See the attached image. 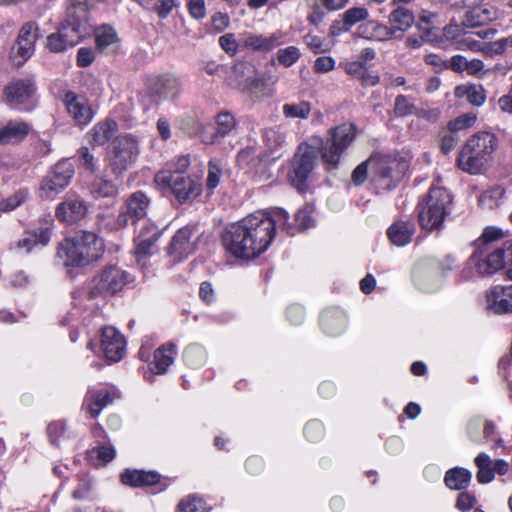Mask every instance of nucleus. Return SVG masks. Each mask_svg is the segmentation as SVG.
I'll list each match as a JSON object with an SVG mask.
<instances>
[{"label":"nucleus","mask_w":512,"mask_h":512,"mask_svg":"<svg viewBox=\"0 0 512 512\" xmlns=\"http://www.w3.org/2000/svg\"><path fill=\"white\" fill-rule=\"evenodd\" d=\"M455 95L459 98L466 97L473 106H482L486 100V93L481 85H462L455 89Z\"/></svg>","instance_id":"34"},{"label":"nucleus","mask_w":512,"mask_h":512,"mask_svg":"<svg viewBox=\"0 0 512 512\" xmlns=\"http://www.w3.org/2000/svg\"><path fill=\"white\" fill-rule=\"evenodd\" d=\"M88 203L78 195L67 196L55 209V217L66 225H74L86 218Z\"/></svg>","instance_id":"12"},{"label":"nucleus","mask_w":512,"mask_h":512,"mask_svg":"<svg viewBox=\"0 0 512 512\" xmlns=\"http://www.w3.org/2000/svg\"><path fill=\"white\" fill-rule=\"evenodd\" d=\"M63 102L67 112L77 125H87L92 120L94 113L83 96L69 91L65 94Z\"/></svg>","instance_id":"15"},{"label":"nucleus","mask_w":512,"mask_h":512,"mask_svg":"<svg viewBox=\"0 0 512 512\" xmlns=\"http://www.w3.org/2000/svg\"><path fill=\"white\" fill-rule=\"evenodd\" d=\"M236 127V120L234 116L228 112L223 111L216 116V128L213 133L203 137L202 141L206 144L218 143L222 138L228 135Z\"/></svg>","instance_id":"20"},{"label":"nucleus","mask_w":512,"mask_h":512,"mask_svg":"<svg viewBox=\"0 0 512 512\" xmlns=\"http://www.w3.org/2000/svg\"><path fill=\"white\" fill-rule=\"evenodd\" d=\"M369 165H373V163H371V157L368 160L359 164L354 169V171L352 172L351 179L355 185H361L366 181L368 176Z\"/></svg>","instance_id":"54"},{"label":"nucleus","mask_w":512,"mask_h":512,"mask_svg":"<svg viewBox=\"0 0 512 512\" xmlns=\"http://www.w3.org/2000/svg\"><path fill=\"white\" fill-rule=\"evenodd\" d=\"M105 250L104 242L95 233L80 231L73 238L64 239L57 255L67 266H86L99 260Z\"/></svg>","instance_id":"3"},{"label":"nucleus","mask_w":512,"mask_h":512,"mask_svg":"<svg viewBox=\"0 0 512 512\" xmlns=\"http://www.w3.org/2000/svg\"><path fill=\"white\" fill-rule=\"evenodd\" d=\"M503 237L504 232L501 229L493 226H488L483 230V233L480 236L479 243L482 244L483 241L485 240L490 245L492 242L498 241Z\"/></svg>","instance_id":"59"},{"label":"nucleus","mask_w":512,"mask_h":512,"mask_svg":"<svg viewBox=\"0 0 512 512\" xmlns=\"http://www.w3.org/2000/svg\"><path fill=\"white\" fill-rule=\"evenodd\" d=\"M368 15L367 9L362 7H352L348 9L343 15L344 24L347 26L346 30L356 23L365 20Z\"/></svg>","instance_id":"47"},{"label":"nucleus","mask_w":512,"mask_h":512,"mask_svg":"<svg viewBox=\"0 0 512 512\" xmlns=\"http://www.w3.org/2000/svg\"><path fill=\"white\" fill-rule=\"evenodd\" d=\"M221 176L222 169L220 166L217 163L210 161L208 163V175L206 179L207 187L211 190L215 189L220 183Z\"/></svg>","instance_id":"51"},{"label":"nucleus","mask_w":512,"mask_h":512,"mask_svg":"<svg viewBox=\"0 0 512 512\" xmlns=\"http://www.w3.org/2000/svg\"><path fill=\"white\" fill-rule=\"evenodd\" d=\"M321 324L328 334L336 335L344 329L345 317L340 311L328 312L322 316Z\"/></svg>","instance_id":"38"},{"label":"nucleus","mask_w":512,"mask_h":512,"mask_svg":"<svg viewBox=\"0 0 512 512\" xmlns=\"http://www.w3.org/2000/svg\"><path fill=\"white\" fill-rule=\"evenodd\" d=\"M371 163H373L376 174L381 178L391 177L393 165L396 164L395 161H392L387 157L376 156H371Z\"/></svg>","instance_id":"44"},{"label":"nucleus","mask_w":512,"mask_h":512,"mask_svg":"<svg viewBox=\"0 0 512 512\" xmlns=\"http://www.w3.org/2000/svg\"><path fill=\"white\" fill-rule=\"evenodd\" d=\"M487 308L496 313H512V284L496 285L486 292Z\"/></svg>","instance_id":"17"},{"label":"nucleus","mask_w":512,"mask_h":512,"mask_svg":"<svg viewBox=\"0 0 512 512\" xmlns=\"http://www.w3.org/2000/svg\"><path fill=\"white\" fill-rule=\"evenodd\" d=\"M476 119V115L473 113L463 114L449 121L447 127L450 132L456 133L460 130H464L473 126L476 122Z\"/></svg>","instance_id":"46"},{"label":"nucleus","mask_w":512,"mask_h":512,"mask_svg":"<svg viewBox=\"0 0 512 512\" xmlns=\"http://www.w3.org/2000/svg\"><path fill=\"white\" fill-rule=\"evenodd\" d=\"M89 191L94 198H113L117 196L119 188L112 180L97 176L90 184Z\"/></svg>","instance_id":"30"},{"label":"nucleus","mask_w":512,"mask_h":512,"mask_svg":"<svg viewBox=\"0 0 512 512\" xmlns=\"http://www.w3.org/2000/svg\"><path fill=\"white\" fill-rule=\"evenodd\" d=\"M393 112L396 117H406L410 115H415L417 113V107L409 99V97L405 95H398L395 98Z\"/></svg>","instance_id":"42"},{"label":"nucleus","mask_w":512,"mask_h":512,"mask_svg":"<svg viewBox=\"0 0 512 512\" xmlns=\"http://www.w3.org/2000/svg\"><path fill=\"white\" fill-rule=\"evenodd\" d=\"M498 147L495 134L480 131L470 136L461 148L458 157V167L472 175L484 172L493 160Z\"/></svg>","instance_id":"2"},{"label":"nucleus","mask_w":512,"mask_h":512,"mask_svg":"<svg viewBox=\"0 0 512 512\" xmlns=\"http://www.w3.org/2000/svg\"><path fill=\"white\" fill-rule=\"evenodd\" d=\"M74 175L72 163L67 160L58 162L52 171L44 177L40 189L45 197L50 198L63 191Z\"/></svg>","instance_id":"11"},{"label":"nucleus","mask_w":512,"mask_h":512,"mask_svg":"<svg viewBox=\"0 0 512 512\" xmlns=\"http://www.w3.org/2000/svg\"><path fill=\"white\" fill-rule=\"evenodd\" d=\"M452 196L438 186H431L423 201L418 204V220L420 226L427 230H439L451 212Z\"/></svg>","instance_id":"5"},{"label":"nucleus","mask_w":512,"mask_h":512,"mask_svg":"<svg viewBox=\"0 0 512 512\" xmlns=\"http://www.w3.org/2000/svg\"><path fill=\"white\" fill-rule=\"evenodd\" d=\"M503 194L504 190L499 187L487 190L480 195L479 203L484 208L493 209L498 206Z\"/></svg>","instance_id":"45"},{"label":"nucleus","mask_w":512,"mask_h":512,"mask_svg":"<svg viewBox=\"0 0 512 512\" xmlns=\"http://www.w3.org/2000/svg\"><path fill=\"white\" fill-rule=\"evenodd\" d=\"M512 253L506 254L505 249L498 248L488 255L485 260L476 262L477 270L480 274H492L505 267L510 260Z\"/></svg>","instance_id":"22"},{"label":"nucleus","mask_w":512,"mask_h":512,"mask_svg":"<svg viewBox=\"0 0 512 512\" xmlns=\"http://www.w3.org/2000/svg\"><path fill=\"white\" fill-rule=\"evenodd\" d=\"M161 232L156 227L143 228L139 234L137 253L145 255L158 240Z\"/></svg>","instance_id":"40"},{"label":"nucleus","mask_w":512,"mask_h":512,"mask_svg":"<svg viewBox=\"0 0 512 512\" xmlns=\"http://www.w3.org/2000/svg\"><path fill=\"white\" fill-rule=\"evenodd\" d=\"M357 135V126L353 123H342L328 131L325 142L319 143L321 160L327 170L337 168L345 150L352 144Z\"/></svg>","instance_id":"6"},{"label":"nucleus","mask_w":512,"mask_h":512,"mask_svg":"<svg viewBox=\"0 0 512 512\" xmlns=\"http://www.w3.org/2000/svg\"><path fill=\"white\" fill-rule=\"evenodd\" d=\"M496 18V12L492 7H474L464 15L463 25L466 28H475L486 25Z\"/></svg>","instance_id":"24"},{"label":"nucleus","mask_w":512,"mask_h":512,"mask_svg":"<svg viewBox=\"0 0 512 512\" xmlns=\"http://www.w3.org/2000/svg\"><path fill=\"white\" fill-rule=\"evenodd\" d=\"M414 232V225L405 221H398L392 224L387 235L392 244L396 246H404L411 241Z\"/></svg>","instance_id":"27"},{"label":"nucleus","mask_w":512,"mask_h":512,"mask_svg":"<svg viewBox=\"0 0 512 512\" xmlns=\"http://www.w3.org/2000/svg\"><path fill=\"white\" fill-rule=\"evenodd\" d=\"M311 113V104L307 101L287 103L283 106V114L286 118L307 119Z\"/></svg>","instance_id":"41"},{"label":"nucleus","mask_w":512,"mask_h":512,"mask_svg":"<svg viewBox=\"0 0 512 512\" xmlns=\"http://www.w3.org/2000/svg\"><path fill=\"white\" fill-rule=\"evenodd\" d=\"M395 35V29L383 24H375L373 28V36L380 41L391 39Z\"/></svg>","instance_id":"63"},{"label":"nucleus","mask_w":512,"mask_h":512,"mask_svg":"<svg viewBox=\"0 0 512 512\" xmlns=\"http://www.w3.org/2000/svg\"><path fill=\"white\" fill-rule=\"evenodd\" d=\"M192 230L188 227L179 229L173 236L170 246L169 254L175 256L177 259L188 256L194 251V244L190 241Z\"/></svg>","instance_id":"18"},{"label":"nucleus","mask_w":512,"mask_h":512,"mask_svg":"<svg viewBox=\"0 0 512 512\" xmlns=\"http://www.w3.org/2000/svg\"><path fill=\"white\" fill-rule=\"evenodd\" d=\"M459 141V137L455 134V132H450L449 134L444 135L440 141V149L444 154H448L451 152Z\"/></svg>","instance_id":"62"},{"label":"nucleus","mask_w":512,"mask_h":512,"mask_svg":"<svg viewBox=\"0 0 512 512\" xmlns=\"http://www.w3.org/2000/svg\"><path fill=\"white\" fill-rule=\"evenodd\" d=\"M187 9L194 19H203L206 16L205 0H188Z\"/></svg>","instance_id":"55"},{"label":"nucleus","mask_w":512,"mask_h":512,"mask_svg":"<svg viewBox=\"0 0 512 512\" xmlns=\"http://www.w3.org/2000/svg\"><path fill=\"white\" fill-rule=\"evenodd\" d=\"M286 218L287 212L281 208H278L272 217L264 212L250 214L229 226L222 235L223 245L235 257H257L274 239L277 222Z\"/></svg>","instance_id":"1"},{"label":"nucleus","mask_w":512,"mask_h":512,"mask_svg":"<svg viewBox=\"0 0 512 512\" xmlns=\"http://www.w3.org/2000/svg\"><path fill=\"white\" fill-rule=\"evenodd\" d=\"M79 158L81 164L85 167L86 170L94 173L97 170V165L94 159V156L90 153L88 147H82L79 149Z\"/></svg>","instance_id":"60"},{"label":"nucleus","mask_w":512,"mask_h":512,"mask_svg":"<svg viewBox=\"0 0 512 512\" xmlns=\"http://www.w3.org/2000/svg\"><path fill=\"white\" fill-rule=\"evenodd\" d=\"M118 395L111 391H98L89 396L88 412L91 417L96 418L102 409L113 403Z\"/></svg>","instance_id":"32"},{"label":"nucleus","mask_w":512,"mask_h":512,"mask_svg":"<svg viewBox=\"0 0 512 512\" xmlns=\"http://www.w3.org/2000/svg\"><path fill=\"white\" fill-rule=\"evenodd\" d=\"M172 192L180 202H185L199 195V186L190 177L175 174L172 178Z\"/></svg>","instance_id":"21"},{"label":"nucleus","mask_w":512,"mask_h":512,"mask_svg":"<svg viewBox=\"0 0 512 512\" xmlns=\"http://www.w3.org/2000/svg\"><path fill=\"white\" fill-rule=\"evenodd\" d=\"M243 92L254 100H261L271 95V91L267 88L266 83L258 78H247L243 86Z\"/></svg>","instance_id":"39"},{"label":"nucleus","mask_w":512,"mask_h":512,"mask_svg":"<svg viewBox=\"0 0 512 512\" xmlns=\"http://www.w3.org/2000/svg\"><path fill=\"white\" fill-rule=\"evenodd\" d=\"M115 121L107 120L96 124L89 133L90 142L94 145H104L116 132Z\"/></svg>","instance_id":"33"},{"label":"nucleus","mask_w":512,"mask_h":512,"mask_svg":"<svg viewBox=\"0 0 512 512\" xmlns=\"http://www.w3.org/2000/svg\"><path fill=\"white\" fill-rule=\"evenodd\" d=\"M219 44L221 48L230 55H234L238 50V43L235 35L232 33L222 35L219 38Z\"/></svg>","instance_id":"57"},{"label":"nucleus","mask_w":512,"mask_h":512,"mask_svg":"<svg viewBox=\"0 0 512 512\" xmlns=\"http://www.w3.org/2000/svg\"><path fill=\"white\" fill-rule=\"evenodd\" d=\"M30 126L24 121H9L0 128V144H17L25 139Z\"/></svg>","instance_id":"19"},{"label":"nucleus","mask_w":512,"mask_h":512,"mask_svg":"<svg viewBox=\"0 0 512 512\" xmlns=\"http://www.w3.org/2000/svg\"><path fill=\"white\" fill-rule=\"evenodd\" d=\"M176 355V347L172 343L160 346L154 352V360L152 362V371L157 374H164L167 372L168 367L173 363Z\"/></svg>","instance_id":"25"},{"label":"nucleus","mask_w":512,"mask_h":512,"mask_svg":"<svg viewBox=\"0 0 512 512\" xmlns=\"http://www.w3.org/2000/svg\"><path fill=\"white\" fill-rule=\"evenodd\" d=\"M121 481L132 487L152 486L160 481V475L155 471L125 470Z\"/></svg>","instance_id":"23"},{"label":"nucleus","mask_w":512,"mask_h":512,"mask_svg":"<svg viewBox=\"0 0 512 512\" xmlns=\"http://www.w3.org/2000/svg\"><path fill=\"white\" fill-rule=\"evenodd\" d=\"M471 472L462 467H455L445 474L444 482L452 490H463L468 487L471 481Z\"/></svg>","instance_id":"31"},{"label":"nucleus","mask_w":512,"mask_h":512,"mask_svg":"<svg viewBox=\"0 0 512 512\" xmlns=\"http://www.w3.org/2000/svg\"><path fill=\"white\" fill-rule=\"evenodd\" d=\"M180 79L171 73L158 75L148 79L145 90L139 99L145 110L158 105L163 100L174 99L181 92Z\"/></svg>","instance_id":"7"},{"label":"nucleus","mask_w":512,"mask_h":512,"mask_svg":"<svg viewBox=\"0 0 512 512\" xmlns=\"http://www.w3.org/2000/svg\"><path fill=\"white\" fill-rule=\"evenodd\" d=\"M148 205L149 199L141 191L133 193L128 198L126 203V209L133 223L146 216Z\"/></svg>","instance_id":"28"},{"label":"nucleus","mask_w":512,"mask_h":512,"mask_svg":"<svg viewBox=\"0 0 512 512\" xmlns=\"http://www.w3.org/2000/svg\"><path fill=\"white\" fill-rule=\"evenodd\" d=\"M476 504V498L469 492H462L458 495L456 508L462 512H467Z\"/></svg>","instance_id":"56"},{"label":"nucleus","mask_w":512,"mask_h":512,"mask_svg":"<svg viewBox=\"0 0 512 512\" xmlns=\"http://www.w3.org/2000/svg\"><path fill=\"white\" fill-rule=\"evenodd\" d=\"M90 31L87 10L80 5L72 6L58 31L47 37L46 48L52 53H62L77 45Z\"/></svg>","instance_id":"4"},{"label":"nucleus","mask_w":512,"mask_h":512,"mask_svg":"<svg viewBox=\"0 0 512 512\" xmlns=\"http://www.w3.org/2000/svg\"><path fill=\"white\" fill-rule=\"evenodd\" d=\"M129 281V274L126 271L114 265L107 266L94 276L89 296L90 298H96L115 295Z\"/></svg>","instance_id":"9"},{"label":"nucleus","mask_w":512,"mask_h":512,"mask_svg":"<svg viewBox=\"0 0 512 512\" xmlns=\"http://www.w3.org/2000/svg\"><path fill=\"white\" fill-rule=\"evenodd\" d=\"M178 510L180 512H204V502L196 496H188L179 502Z\"/></svg>","instance_id":"49"},{"label":"nucleus","mask_w":512,"mask_h":512,"mask_svg":"<svg viewBox=\"0 0 512 512\" xmlns=\"http://www.w3.org/2000/svg\"><path fill=\"white\" fill-rule=\"evenodd\" d=\"M263 138L271 148H277L285 141V135L276 128L265 129Z\"/></svg>","instance_id":"50"},{"label":"nucleus","mask_w":512,"mask_h":512,"mask_svg":"<svg viewBox=\"0 0 512 512\" xmlns=\"http://www.w3.org/2000/svg\"><path fill=\"white\" fill-rule=\"evenodd\" d=\"M119 42L116 31L110 26H102L95 31L96 47L101 52H106Z\"/></svg>","instance_id":"36"},{"label":"nucleus","mask_w":512,"mask_h":512,"mask_svg":"<svg viewBox=\"0 0 512 512\" xmlns=\"http://www.w3.org/2000/svg\"><path fill=\"white\" fill-rule=\"evenodd\" d=\"M101 346L105 357L112 362H117L125 353L126 342L115 328L106 327L102 330Z\"/></svg>","instance_id":"16"},{"label":"nucleus","mask_w":512,"mask_h":512,"mask_svg":"<svg viewBox=\"0 0 512 512\" xmlns=\"http://www.w3.org/2000/svg\"><path fill=\"white\" fill-rule=\"evenodd\" d=\"M288 219V217L286 218ZM295 224L291 225L287 223V220H280L277 224L282 225L283 228L287 231L288 234L294 235L298 231L305 230L312 225V219L309 213V210L304 208L300 209L295 214Z\"/></svg>","instance_id":"37"},{"label":"nucleus","mask_w":512,"mask_h":512,"mask_svg":"<svg viewBox=\"0 0 512 512\" xmlns=\"http://www.w3.org/2000/svg\"><path fill=\"white\" fill-rule=\"evenodd\" d=\"M316 159L317 151L314 147L305 143L298 146L289 177L292 185L301 193L307 190V180L315 167Z\"/></svg>","instance_id":"10"},{"label":"nucleus","mask_w":512,"mask_h":512,"mask_svg":"<svg viewBox=\"0 0 512 512\" xmlns=\"http://www.w3.org/2000/svg\"><path fill=\"white\" fill-rule=\"evenodd\" d=\"M90 453L96 455L100 465H105L115 457V450L112 446H99L92 449Z\"/></svg>","instance_id":"53"},{"label":"nucleus","mask_w":512,"mask_h":512,"mask_svg":"<svg viewBox=\"0 0 512 512\" xmlns=\"http://www.w3.org/2000/svg\"><path fill=\"white\" fill-rule=\"evenodd\" d=\"M335 61L331 57H318L314 63V70L317 73H327L333 70Z\"/></svg>","instance_id":"64"},{"label":"nucleus","mask_w":512,"mask_h":512,"mask_svg":"<svg viewBox=\"0 0 512 512\" xmlns=\"http://www.w3.org/2000/svg\"><path fill=\"white\" fill-rule=\"evenodd\" d=\"M304 41L307 47L315 54L324 53L328 50L327 44L324 39L319 36L307 34L304 37Z\"/></svg>","instance_id":"52"},{"label":"nucleus","mask_w":512,"mask_h":512,"mask_svg":"<svg viewBox=\"0 0 512 512\" xmlns=\"http://www.w3.org/2000/svg\"><path fill=\"white\" fill-rule=\"evenodd\" d=\"M347 74L358 80L362 86H375L379 83V76L370 72L362 62L354 61L345 65Z\"/></svg>","instance_id":"26"},{"label":"nucleus","mask_w":512,"mask_h":512,"mask_svg":"<svg viewBox=\"0 0 512 512\" xmlns=\"http://www.w3.org/2000/svg\"><path fill=\"white\" fill-rule=\"evenodd\" d=\"M109 165L116 176L122 175L139 155L137 140L129 135L119 136L111 143Z\"/></svg>","instance_id":"8"},{"label":"nucleus","mask_w":512,"mask_h":512,"mask_svg":"<svg viewBox=\"0 0 512 512\" xmlns=\"http://www.w3.org/2000/svg\"><path fill=\"white\" fill-rule=\"evenodd\" d=\"M50 234L48 228H41L39 231H28L16 242V248L29 252L37 244L46 245L50 241Z\"/></svg>","instance_id":"29"},{"label":"nucleus","mask_w":512,"mask_h":512,"mask_svg":"<svg viewBox=\"0 0 512 512\" xmlns=\"http://www.w3.org/2000/svg\"><path fill=\"white\" fill-rule=\"evenodd\" d=\"M300 55V51L297 47L289 46L285 49H280L277 53V58L280 64L289 67L300 58Z\"/></svg>","instance_id":"48"},{"label":"nucleus","mask_w":512,"mask_h":512,"mask_svg":"<svg viewBox=\"0 0 512 512\" xmlns=\"http://www.w3.org/2000/svg\"><path fill=\"white\" fill-rule=\"evenodd\" d=\"M414 15L413 13L403 7H398L393 10L389 15V23L392 29L396 31L405 32L408 30L414 23Z\"/></svg>","instance_id":"35"},{"label":"nucleus","mask_w":512,"mask_h":512,"mask_svg":"<svg viewBox=\"0 0 512 512\" xmlns=\"http://www.w3.org/2000/svg\"><path fill=\"white\" fill-rule=\"evenodd\" d=\"M505 50V41L503 39H499L492 43L483 44L482 53L486 56L493 57L495 55L503 54Z\"/></svg>","instance_id":"58"},{"label":"nucleus","mask_w":512,"mask_h":512,"mask_svg":"<svg viewBox=\"0 0 512 512\" xmlns=\"http://www.w3.org/2000/svg\"><path fill=\"white\" fill-rule=\"evenodd\" d=\"M38 31V26L34 22H27L21 27L16 44L12 48V58L17 65H22L34 53Z\"/></svg>","instance_id":"13"},{"label":"nucleus","mask_w":512,"mask_h":512,"mask_svg":"<svg viewBox=\"0 0 512 512\" xmlns=\"http://www.w3.org/2000/svg\"><path fill=\"white\" fill-rule=\"evenodd\" d=\"M35 91L36 87L33 80L29 78L14 79L5 86L3 101L11 107H17L28 102Z\"/></svg>","instance_id":"14"},{"label":"nucleus","mask_w":512,"mask_h":512,"mask_svg":"<svg viewBox=\"0 0 512 512\" xmlns=\"http://www.w3.org/2000/svg\"><path fill=\"white\" fill-rule=\"evenodd\" d=\"M28 192L25 189L18 190L13 195L0 201V210L3 212H9L16 209L22 203L26 201Z\"/></svg>","instance_id":"43"},{"label":"nucleus","mask_w":512,"mask_h":512,"mask_svg":"<svg viewBox=\"0 0 512 512\" xmlns=\"http://www.w3.org/2000/svg\"><path fill=\"white\" fill-rule=\"evenodd\" d=\"M466 29L467 28L463 25V22L461 24L451 22L449 25L444 27L443 33L447 39L454 40L458 36L466 34Z\"/></svg>","instance_id":"61"}]
</instances>
